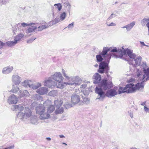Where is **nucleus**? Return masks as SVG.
Instances as JSON below:
<instances>
[{
    "label": "nucleus",
    "mask_w": 149,
    "mask_h": 149,
    "mask_svg": "<svg viewBox=\"0 0 149 149\" xmlns=\"http://www.w3.org/2000/svg\"><path fill=\"white\" fill-rule=\"evenodd\" d=\"M143 71L144 74L143 75L141 74L140 72L137 74L136 76L139 78V79L142 81L140 83H137L134 85L133 84H130L126 85V86L120 87L118 89L119 94L126 92L127 93H130L134 92L137 90H139L140 88H143L144 86L145 81L148 80H149V68H143Z\"/></svg>",
    "instance_id": "f257e3e1"
},
{
    "label": "nucleus",
    "mask_w": 149,
    "mask_h": 149,
    "mask_svg": "<svg viewBox=\"0 0 149 149\" xmlns=\"http://www.w3.org/2000/svg\"><path fill=\"white\" fill-rule=\"evenodd\" d=\"M11 109L13 111L18 110L17 116L20 119L24 121H28L33 124L37 123V117L35 116H31V111L27 105L23 104L13 105Z\"/></svg>",
    "instance_id": "f03ea898"
},
{
    "label": "nucleus",
    "mask_w": 149,
    "mask_h": 149,
    "mask_svg": "<svg viewBox=\"0 0 149 149\" xmlns=\"http://www.w3.org/2000/svg\"><path fill=\"white\" fill-rule=\"evenodd\" d=\"M62 72L63 76L65 77L66 81L67 82L62 83L64 78L63 77L61 74L59 72H56L52 76V78L53 80L57 82V88L61 89L63 88L66 85H69L77 86L78 84L76 82L75 79L77 77H69L66 75L65 70H62Z\"/></svg>",
    "instance_id": "7ed1b4c3"
},
{
    "label": "nucleus",
    "mask_w": 149,
    "mask_h": 149,
    "mask_svg": "<svg viewBox=\"0 0 149 149\" xmlns=\"http://www.w3.org/2000/svg\"><path fill=\"white\" fill-rule=\"evenodd\" d=\"M51 103V101L47 100L43 104H39L37 106L36 109V113L40 115L39 118L41 120L47 119L50 117V114L47 112L45 108Z\"/></svg>",
    "instance_id": "20e7f679"
},
{
    "label": "nucleus",
    "mask_w": 149,
    "mask_h": 149,
    "mask_svg": "<svg viewBox=\"0 0 149 149\" xmlns=\"http://www.w3.org/2000/svg\"><path fill=\"white\" fill-rule=\"evenodd\" d=\"M109 49L108 48L104 47L100 54L96 55L97 61L101 62L99 65H108L111 58V55L108 53Z\"/></svg>",
    "instance_id": "39448f33"
},
{
    "label": "nucleus",
    "mask_w": 149,
    "mask_h": 149,
    "mask_svg": "<svg viewBox=\"0 0 149 149\" xmlns=\"http://www.w3.org/2000/svg\"><path fill=\"white\" fill-rule=\"evenodd\" d=\"M109 49V51L108 52V55H110L111 56H112L111 53L116 52V54H113V57L114 58H122L123 56H125V54H126L125 51V50L122 49H118L114 47L113 49H110L108 48Z\"/></svg>",
    "instance_id": "423d86ee"
},
{
    "label": "nucleus",
    "mask_w": 149,
    "mask_h": 149,
    "mask_svg": "<svg viewBox=\"0 0 149 149\" xmlns=\"http://www.w3.org/2000/svg\"><path fill=\"white\" fill-rule=\"evenodd\" d=\"M95 93L98 94L97 99L102 101L106 97V93L100 88L96 87L95 88Z\"/></svg>",
    "instance_id": "0eeeda50"
},
{
    "label": "nucleus",
    "mask_w": 149,
    "mask_h": 149,
    "mask_svg": "<svg viewBox=\"0 0 149 149\" xmlns=\"http://www.w3.org/2000/svg\"><path fill=\"white\" fill-rule=\"evenodd\" d=\"M99 85L100 88H102L104 90H106L107 88L112 87L113 85L111 81L107 82V80L104 79L99 83Z\"/></svg>",
    "instance_id": "6e6552de"
},
{
    "label": "nucleus",
    "mask_w": 149,
    "mask_h": 149,
    "mask_svg": "<svg viewBox=\"0 0 149 149\" xmlns=\"http://www.w3.org/2000/svg\"><path fill=\"white\" fill-rule=\"evenodd\" d=\"M71 103L74 105L79 103L80 105H83V102L80 100V96L75 93L72 94L71 97Z\"/></svg>",
    "instance_id": "1a4fd4ad"
},
{
    "label": "nucleus",
    "mask_w": 149,
    "mask_h": 149,
    "mask_svg": "<svg viewBox=\"0 0 149 149\" xmlns=\"http://www.w3.org/2000/svg\"><path fill=\"white\" fill-rule=\"evenodd\" d=\"M44 85L49 88H53L55 86L57 87V84L49 78L44 81Z\"/></svg>",
    "instance_id": "9d476101"
},
{
    "label": "nucleus",
    "mask_w": 149,
    "mask_h": 149,
    "mask_svg": "<svg viewBox=\"0 0 149 149\" xmlns=\"http://www.w3.org/2000/svg\"><path fill=\"white\" fill-rule=\"evenodd\" d=\"M17 102V97L14 94H12L8 97L7 102L9 104H15Z\"/></svg>",
    "instance_id": "9b49d317"
},
{
    "label": "nucleus",
    "mask_w": 149,
    "mask_h": 149,
    "mask_svg": "<svg viewBox=\"0 0 149 149\" xmlns=\"http://www.w3.org/2000/svg\"><path fill=\"white\" fill-rule=\"evenodd\" d=\"M12 81L13 84L18 85L21 81V77L17 74H14L12 76Z\"/></svg>",
    "instance_id": "f8f14e48"
},
{
    "label": "nucleus",
    "mask_w": 149,
    "mask_h": 149,
    "mask_svg": "<svg viewBox=\"0 0 149 149\" xmlns=\"http://www.w3.org/2000/svg\"><path fill=\"white\" fill-rule=\"evenodd\" d=\"M48 90L47 88L43 87L40 88L36 90V92L40 95H44L47 93Z\"/></svg>",
    "instance_id": "ddd939ff"
},
{
    "label": "nucleus",
    "mask_w": 149,
    "mask_h": 149,
    "mask_svg": "<svg viewBox=\"0 0 149 149\" xmlns=\"http://www.w3.org/2000/svg\"><path fill=\"white\" fill-rule=\"evenodd\" d=\"M19 97L21 98L23 97L29 96L30 94L28 91L26 90L23 91L20 90L18 93Z\"/></svg>",
    "instance_id": "4468645a"
},
{
    "label": "nucleus",
    "mask_w": 149,
    "mask_h": 149,
    "mask_svg": "<svg viewBox=\"0 0 149 149\" xmlns=\"http://www.w3.org/2000/svg\"><path fill=\"white\" fill-rule=\"evenodd\" d=\"M117 94V92L114 89H111L107 91L106 93V96L109 97H111Z\"/></svg>",
    "instance_id": "2eb2a0df"
},
{
    "label": "nucleus",
    "mask_w": 149,
    "mask_h": 149,
    "mask_svg": "<svg viewBox=\"0 0 149 149\" xmlns=\"http://www.w3.org/2000/svg\"><path fill=\"white\" fill-rule=\"evenodd\" d=\"M33 24L34 25L35 23H32L29 24H27L24 23H19L15 25V27L16 28L17 30L18 29L19 30L22 29V26L23 27H24L26 26H31Z\"/></svg>",
    "instance_id": "dca6fc26"
},
{
    "label": "nucleus",
    "mask_w": 149,
    "mask_h": 149,
    "mask_svg": "<svg viewBox=\"0 0 149 149\" xmlns=\"http://www.w3.org/2000/svg\"><path fill=\"white\" fill-rule=\"evenodd\" d=\"M98 72L100 73H103L104 72H107L109 70L108 66H99Z\"/></svg>",
    "instance_id": "f3484780"
},
{
    "label": "nucleus",
    "mask_w": 149,
    "mask_h": 149,
    "mask_svg": "<svg viewBox=\"0 0 149 149\" xmlns=\"http://www.w3.org/2000/svg\"><path fill=\"white\" fill-rule=\"evenodd\" d=\"M13 69L12 66H8L3 68L2 72L4 74H8L11 72Z\"/></svg>",
    "instance_id": "a211bd4d"
},
{
    "label": "nucleus",
    "mask_w": 149,
    "mask_h": 149,
    "mask_svg": "<svg viewBox=\"0 0 149 149\" xmlns=\"http://www.w3.org/2000/svg\"><path fill=\"white\" fill-rule=\"evenodd\" d=\"M135 24V22L134 21L132 22L130 24H128L122 27V28L124 29L126 28L127 31H129L133 27Z\"/></svg>",
    "instance_id": "6ab92c4d"
},
{
    "label": "nucleus",
    "mask_w": 149,
    "mask_h": 149,
    "mask_svg": "<svg viewBox=\"0 0 149 149\" xmlns=\"http://www.w3.org/2000/svg\"><path fill=\"white\" fill-rule=\"evenodd\" d=\"M93 82L96 84L98 83L101 80L100 76L98 73H96L93 76Z\"/></svg>",
    "instance_id": "aec40b11"
},
{
    "label": "nucleus",
    "mask_w": 149,
    "mask_h": 149,
    "mask_svg": "<svg viewBox=\"0 0 149 149\" xmlns=\"http://www.w3.org/2000/svg\"><path fill=\"white\" fill-rule=\"evenodd\" d=\"M32 84V81L30 80H26L22 82L21 84L22 86L30 88L31 84Z\"/></svg>",
    "instance_id": "412c9836"
},
{
    "label": "nucleus",
    "mask_w": 149,
    "mask_h": 149,
    "mask_svg": "<svg viewBox=\"0 0 149 149\" xmlns=\"http://www.w3.org/2000/svg\"><path fill=\"white\" fill-rule=\"evenodd\" d=\"M141 24L142 26H145L146 25L149 30V18L143 19L141 21Z\"/></svg>",
    "instance_id": "4be33fe9"
},
{
    "label": "nucleus",
    "mask_w": 149,
    "mask_h": 149,
    "mask_svg": "<svg viewBox=\"0 0 149 149\" xmlns=\"http://www.w3.org/2000/svg\"><path fill=\"white\" fill-rule=\"evenodd\" d=\"M126 53H127L128 56L131 58L134 59L135 58L136 55L132 53V51L128 49H127L125 51Z\"/></svg>",
    "instance_id": "5701e85b"
},
{
    "label": "nucleus",
    "mask_w": 149,
    "mask_h": 149,
    "mask_svg": "<svg viewBox=\"0 0 149 149\" xmlns=\"http://www.w3.org/2000/svg\"><path fill=\"white\" fill-rule=\"evenodd\" d=\"M61 21L60 19L59 18H56L54 20L48 23V24L49 26H51Z\"/></svg>",
    "instance_id": "b1692460"
},
{
    "label": "nucleus",
    "mask_w": 149,
    "mask_h": 149,
    "mask_svg": "<svg viewBox=\"0 0 149 149\" xmlns=\"http://www.w3.org/2000/svg\"><path fill=\"white\" fill-rule=\"evenodd\" d=\"M51 104L52 103L47 107V112L49 114L55 110L54 107L53 105H51Z\"/></svg>",
    "instance_id": "393cba45"
},
{
    "label": "nucleus",
    "mask_w": 149,
    "mask_h": 149,
    "mask_svg": "<svg viewBox=\"0 0 149 149\" xmlns=\"http://www.w3.org/2000/svg\"><path fill=\"white\" fill-rule=\"evenodd\" d=\"M63 101L61 100H56L54 101V104L56 107H60L61 106Z\"/></svg>",
    "instance_id": "a878e982"
},
{
    "label": "nucleus",
    "mask_w": 149,
    "mask_h": 149,
    "mask_svg": "<svg viewBox=\"0 0 149 149\" xmlns=\"http://www.w3.org/2000/svg\"><path fill=\"white\" fill-rule=\"evenodd\" d=\"M41 86V84L40 83L38 82L37 83L33 84L32 82V84L31 85L30 88L33 89H36Z\"/></svg>",
    "instance_id": "bb28decb"
},
{
    "label": "nucleus",
    "mask_w": 149,
    "mask_h": 149,
    "mask_svg": "<svg viewBox=\"0 0 149 149\" xmlns=\"http://www.w3.org/2000/svg\"><path fill=\"white\" fill-rule=\"evenodd\" d=\"M24 36V35L23 34L20 33L15 37L14 40L17 42V43Z\"/></svg>",
    "instance_id": "cd10ccee"
},
{
    "label": "nucleus",
    "mask_w": 149,
    "mask_h": 149,
    "mask_svg": "<svg viewBox=\"0 0 149 149\" xmlns=\"http://www.w3.org/2000/svg\"><path fill=\"white\" fill-rule=\"evenodd\" d=\"M37 27V26L36 25L31 26L26 31V32L27 33H31L35 30Z\"/></svg>",
    "instance_id": "c85d7f7f"
},
{
    "label": "nucleus",
    "mask_w": 149,
    "mask_h": 149,
    "mask_svg": "<svg viewBox=\"0 0 149 149\" xmlns=\"http://www.w3.org/2000/svg\"><path fill=\"white\" fill-rule=\"evenodd\" d=\"M19 90V88L18 86H15L14 84L13 85L12 89L10 92L13 93H16Z\"/></svg>",
    "instance_id": "c756f323"
},
{
    "label": "nucleus",
    "mask_w": 149,
    "mask_h": 149,
    "mask_svg": "<svg viewBox=\"0 0 149 149\" xmlns=\"http://www.w3.org/2000/svg\"><path fill=\"white\" fill-rule=\"evenodd\" d=\"M142 58L140 56L137 57L136 59L134 60L135 62L136 65H140L141 61Z\"/></svg>",
    "instance_id": "7c9ffc66"
},
{
    "label": "nucleus",
    "mask_w": 149,
    "mask_h": 149,
    "mask_svg": "<svg viewBox=\"0 0 149 149\" xmlns=\"http://www.w3.org/2000/svg\"><path fill=\"white\" fill-rule=\"evenodd\" d=\"M56 108L55 113L56 114L62 113L63 112V108L62 107H56Z\"/></svg>",
    "instance_id": "2f4dec72"
},
{
    "label": "nucleus",
    "mask_w": 149,
    "mask_h": 149,
    "mask_svg": "<svg viewBox=\"0 0 149 149\" xmlns=\"http://www.w3.org/2000/svg\"><path fill=\"white\" fill-rule=\"evenodd\" d=\"M82 98L83 100V102H82L83 103H84L86 104H88L90 103V99L89 98L86 97L82 95Z\"/></svg>",
    "instance_id": "473e14b6"
},
{
    "label": "nucleus",
    "mask_w": 149,
    "mask_h": 149,
    "mask_svg": "<svg viewBox=\"0 0 149 149\" xmlns=\"http://www.w3.org/2000/svg\"><path fill=\"white\" fill-rule=\"evenodd\" d=\"M6 44L9 47H11L15 45L16 44H17V42H15L14 40V41H8L6 43Z\"/></svg>",
    "instance_id": "72a5a7b5"
},
{
    "label": "nucleus",
    "mask_w": 149,
    "mask_h": 149,
    "mask_svg": "<svg viewBox=\"0 0 149 149\" xmlns=\"http://www.w3.org/2000/svg\"><path fill=\"white\" fill-rule=\"evenodd\" d=\"M54 6L56 9H58V12L60 11L62 9V6L60 3L56 4L54 5Z\"/></svg>",
    "instance_id": "f704fd0d"
},
{
    "label": "nucleus",
    "mask_w": 149,
    "mask_h": 149,
    "mask_svg": "<svg viewBox=\"0 0 149 149\" xmlns=\"http://www.w3.org/2000/svg\"><path fill=\"white\" fill-rule=\"evenodd\" d=\"M50 26H49L48 24L47 25H42L41 26H39L38 27V31H41L43 29L47 28Z\"/></svg>",
    "instance_id": "c9c22d12"
},
{
    "label": "nucleus",
    "mask_w": 149,
    "mask_h": 149,
    "mask_svg": "<svg viewBox=\"0 0 149 149\" xmlns=\"http://www.w3.org/2000/svg\"><path fill=\"white\" fill-rule=\"evenodd\" d=\"M57 94V92L56 90H52L48 93L49 95L52 96H55Z\"/></svg>",
    "instance_id": "e433bc0d"
},
{
    "label": "nucleus",
    "mask_w": 149,
    "mask_h": 149,
    "mask_svg": "<svg viewBox=\"0 0 149 149\" xmlns=\"http://www.w3.org/2000/svg\"><path fill=\"white\" fill-rule=\"evenodd\" d=\"M64 106L66 109H68L70 108L72 106V104L69 103L68 101H66L65 102Z\"/></svg>",
    "instance_id": "4c0bfd02"
},
{
    "label": "nucleus",
    "mask_w": 149,
    "mask_h": 149,
    "mask_svg": "<svg viewBox=\"0 0 149 149\" xmlns=\"http://www.w3.org/2000/svg\"><path fill=\"white\" fill-rule=\"evenodd\" d=\"M66 15V14L65 12H63L61 14L60 18L61 21H63L65 19Z\"/></svg>",
    "instance_id": "58836bf2"
},
{
    "label": "nucleus",
    "mask_w": 149,
    "mask_h": 149,
    "mask_svg": "<svg viewBox=\"0 0 149 149\" xmlns=\"http://www.w3.org/2000/svg\"><path fill=\"white\" fill-rule=\"evenodd\" d=\"M40 96L39 95L35 94L32 96V98L35 100H37L39 99Z\"/></svg>",
    "instance_id": "ea45409f"
},
{
    "label": "nucleus",
    "mask_w": 149,
    "mask_h": 149,
    "mask_svg": "<svg viewBox=\"0 0 149 149\" xmlns=\"http://www.w3.org/2000/svg\"><path fill=\"white\" fill-rule=\"evenodd\" d=\"M127 111L129 115L130 116L131 118H133V112L132 111H131V110L129 111V109H127Z\"/></svg>",
    "instance_id": "a19ab883"
},
{
    "label": "nucleus",
    "mask_w": 149,
    "mask_h": 149,
    "mask_svg": "<svg viewBox=\"0 0 149 149\" xmlns=\"http://www.w3.org/2000/svg\"><path fill=\"white\" fill-rule=\"evenodd\" d=\"M64 6L65 7H68L69 9L70 8L71 5L68 2H65L64 3Z\"/></svg>",
    "instance_id": "79ce46f5"
},
{
    "label": "nucleus",
    "mask_w": 149,
    "mask_h": 149,
    "mask_svg": "<svg viewBox=\"0 0 149 149\" xmlns=\"http://www.w3.org/2000/svg\"><path fill=\"white\" fill-rule=\"evenodd\" d=\"M36 39V38H33L29 39V40H28L27 41V42L28 43H31L33 42Z\"/></svg>",
    "instance_id": "37998d69"
},
{
    "label": "nucleus",
    "mask_w": 149,
    "mask_h": 149,
    "mask_svg": "<svg viewBox=\"0 0 149 149\" xmlns=\"http://www.w3.org/2000/svg\"><path fill=\"white\" fill-rule=\"evenodd\" d=\"M74 22H72V23L70 24L67 27L69 29V28H72L74 26Z\"/></svg>",
    "instance_id": "c03bdc74"
},
{
    "label": "nucleus",
    "mask_w": 149,
    "mask_h": 149,
    "mask_svg": "<svg viewBox=\"0 0 149 149\" xmlns=\"http://www.w3.org/2000/svg\"><path fill=\"white\" fill-rule=\"evenodd\" d=\"M116 16L115 14L112 13V14L109 16V17L108 18V19L110 20V19H112L113 17H115Z\"/></svg>",
    "instance_id": "a18cd8bd"
},
{
    "label": "nucleus",
    "mask_w": 149,
    "mask_h": 149,
    "mask_svg": "<svg viewBox=\"0 0 149 149\" xmlns=\"http://www.w3.org/2000/svg\"><path fill=\"white\" fill-rule=\"evenodd\" d=\"M5 43L3 42H2L0 41V49L2 48L3 46L5 45Z\"/></svg>",
    "instance_id": "49530a36"
},
{
    "label": "nucleus",
    "mask_w": 149,
    "mask_h": 149,
    "mask_svg": "<svg viewBox=\"0 0 149 149\" xmlns=\"http://www.w3.org/2000/svg\"><path fill=\"white\" fill-rule=\"evenodd\" d=\"M116 24L113 23L111 22L109 24H107V25L108 26H115Z\"/></svg>",
    "instance_id": "de8ad7c7"
},
{
    "label": "nucleus",
    "mask_w": 149,
    "mask_h": 149,
    "mask_svg": "<svg viewBox=\"0 0 149 149\" xmlns=\"http://www.w3.org/2000/svg\"><path fill=\"white\" fill-rule=\"evenodd\" d=\"M144 109L146 112L149 113V108L146 107V106L144 107Z\"/></svg>",
    "instance_id": "09e8293b"
},
{
    "label": "nucleus",
    "mask_w": 149,
    "mask_h": 149,
    "mask_svg": "<svg viewBox=\"0 0 149 149\" xmlns=\"http://www.w3.org/2000/svg\"><path fill=\"white\" fill-rule=\"evenodd\" d=\"M140 43L142 46H146L148 47H149V45H145L143 42L140 41Z\"/></svg>",
    "instance_id": "8fccbe9b"
},
{
    "label": "nucleus",
    "mask_w": 149,
    "mask_h": 149,
    "mask_svg": "<svg viewBox=\"0 0 149 149\" xmlns=\"http://www.w3.org/2000/svg\"><path fill=\"white\" fill-rule=\"evenodd\" d=\"M80 91L79 90V89H75V93L77 94L80 93Z\"/></svg>",
    "instance_id": "3c124183"
},
{
    "label": "nucleus",
    "mask_w": 149,
    "mask_h": 149,
    "mask_svg": "<svg viewBox=\"0 0 149 149\" xmlns=\"http://www.w3.org/2000/svg\"><path fill=\"white\" fill-rule=\"evenodd\" d=\"M83 94L85 96H87L89 95L88 92H86V91H84L83 92Z\"/></svg>",
    "instance_id": "603ef678"
},
{
    "label": "nucleus",
    "mask_w": 149,
    "mask_h": 149,
    "mask_svg": "<svg viewBox=\"0 0 149 149\" xmlns=\"http://www.w3.org/2000/svg\"><path fill=\"white\" fill-rule=\"evenodd\" d=\"M14 145H13L12 146H10L7 148L8 149H12L14 148Z\"/></svg>",
    "instance_id": "864d4df0"
},
{
    "label": "nucleus",
    "mask_w": 149,
    "mask_h": 149,
    "mask_svg": "<svg viewBox=\"0 0 149 149\" xmlns=\"http://www.w3.org/2000/svg\"><path fill=\"white\" fill-rule=\"evenodd\" d=\"M146 101H145L143 102H141V105L142 106H146L145 105H146Z\"/></svg>",
    "instance_id": "5fc2aeb1"
},
{
    "label": "nucleus",
    "mask_w": 149,
    "mask_h": 149,
    "mask_svg": "<svg viewBox=\"0 0 149 149\" xmlns=\"http://www.w3.org/2000/svg\"><path fill=\"white\" fill-rule=\"evenodd\" d=\"M59 137H60V138H64V137H65V136H64V135H59Z\"/></svg>",
    "instance_id": "6e6d98bb"
},
{
    "label": "nucleus",
    "mask_w": 149,
    "mask_h": 149,
    "mask_svg": "<svg viewBox=\"0 0 149 149\" xmlns=\"http://www.w3.org/2000/svg\"><path fill=\"white\" fill-rule=\"evenodd\" d=\"M46 139L50 141L51 140V139L50 137H47Z\"/></svg>",
    "instance_id": "4d7b16f0"
},
{
    "label": "nucleus",
    "mask_w": 149,
    "mask_h": 149,
    "mask_svg": "<svg viewBox=\"0 0 149 149\" xmlns=\"http://www.w3.org/2000/svg\"><path fill=\"white\" fill-rule=\"evenodd\" d=\"M146 62H143V64L142 65H146Z\"/></svg>",
    "instance_id": "13d9d810"
},
{
    "label": "nucleus",
    "mask_w": 149,
    "mask_h": 149,
    "mask_svg": "<svg viewBox=\"0 0 149 149\" xmlns=\"http://www.w3.org/2000/svg\"><path fill=\"white\" fill-rule=\"evenodd\" d=\"M113 149H118L117 147H115L113 148Z\"/></svg>",
    "instance_id": "bf43d9fd"
},
{
    "label": "nucleus",
    "mask_w": 149,
    "mask_h": 149,
    "mask_svg": "<svg viewBox=\"0 0 149 149\" xmlns=\"http://www.w3.org/2000/svg\"><path fill=\"white\" fill-rule=\"evenodd\" d=\"M62 144H64V145H67V144L66 143H63Z\"/></svg>",
    "instance_id": "052dcab7"
},
{
    "label": "nucleus",
    "mask_w": 149,
    "mask_h": 149,
    "mask_svg": "<svg viewBox=\"0 0 149 149\" xmlns=\"http://www.w3.org/2000/svg\"><path fill=\"white\" fill-rule=\"evenodd\" d=\"M53 15H54V10H53Z\"/></svg>",
    "instance_id": "680f3d73"
},
{
    "label": "nucleus",
    "mask_w": 149,
    "mask_h": 149,
    "mask_svg": "<svg viewBox=\"0 0 149 149\" xmlns=\"http://www.w3.org/2000/svg\"><path fill=\"white\" fill-rule=\"evenodd\" d=\"M130 149H136L135 148H131Z\"/></svg>",
    "instance_id": "e2e57ef3"
},
{
    "label": "nucleus",
    "mask_w": 149,
    "mask_h": 149,
    "mask_svg": "<svg viewBox=\"0 0 149 149\" xmlns=\"http://www.w3.org/2000/svg\"><path fill=\"white\" fill-rule=\"evenodd\" d=\"M4 149H8L7 148H5Z\"/></svg>",
    "instance_id": "0e129e2a"
},
{
    "label": "nucleus",
    "mask_w": 149,
    "mask_h": 149,
    "mask_svg": "<svg viewBox=\"0 0 149 149\" xmlns=\"http://www.w3.org/2000/svg\"><path fill=\"white\" fill-rule=\"evenodd\" d=\"M1 54V52H0V54Z\"/></svg>",
    "instance_id": "69168bd1"
},
{
    "label": "nucleus",
    "mask_w": 149,
    "mask_h": 149,
    "mask_svg": "<svg viewBox=\"0 0 149 149\" xmlns=\"http://www.w3.org/2000/svg\"><path fill=\"white\" fill-rule=\"evenodd\" d=\"M1 147H0V149H1Z\"/></svg>",
    "instance_id": "338daca9"
}]
</instances>
